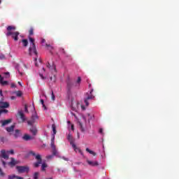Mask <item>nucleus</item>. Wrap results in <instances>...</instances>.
<instances>
[{
  "label": "nucleus",
  "instance_id": "1",
  "mask_svg": "<svg viewBox=\"0 0 179 179\" xmlns=\"http://www.w3.org/2000/svg\"><path fill=\"white\" fill-rule=\"evenodd\" d=\"M80 82H82V78L80 77H78L76 82H73L71 78H68L66 81L68 94H71L73 88L79 87V86H80Z\"/></svg>",
  "mask_w": 179,
  "mask_h": 179
},
{
  "label": "nucleus",
  "instance_id": "2",
  "mask_svg": "<svg viewBox=\"0 0 179 179\" xmlns=\"http://www.w3.org/2000/svg\"><path fill=\"white\" fill-rule=\"evenodd\" d=\"M15 30H16V27H15V25L8 26L6 28L7 33L6 34V36L7 37L11 36L14 41H17V40H19V34H20V33L19 31H15Z\"/></svg>",
  "mask_w": 179,
  "mask_h": 179
},
{
  "label": "nucleus",
  "instance_id": "3",
  "mask_svg": "<svg viewBox=\"0 0 179 179\" xmlns=\"http://www.w3.org/2000/svg\"><path fill=\"white\" fill-rule=\"evenodd\" d=\"M29 155H31L35 157V159L37 160L36 162L34 163V167L37 169V167H40V164L43 163V159H41V155L40 154L36 155L34 151H29Z\"/></svg>",
  "mask_w": 179,
  "mask_h": 179
},
{
  "label": "nucleus",
  "instance_id": "4",
  "mask_svg": "<svg viewBox=\"0 0 179 179\" xmlns=\"http://www.w3.org/2000/svg\"><path fill=\"white\" fill-rule=\"evenodd\" d=\"M29 55H36V57H35V61H37V49L36 48V44L30 45V47L29 48Z\"/></svg>",
  "mask_w": 179,
  "mask_h": 179
},
{
  "label": "nucleus",
  "instance_id": "5",
  "mask_svg": "<svg viewBox=\"0 0 179 179\" xmlns=\"http://www.w3.org/2000/svg\"><path fill=\"white\" fill-rule=\"evenodd\" d=\"M16 169L20 173H29V171H30V168L27 166H17Z\"/></svg>",
  "mask_w": 179,
  "mask_h": 179
},
{
  "label": "nucleus",
  "instance_id": "6",
  "mask_svg": "<svg viewBox=\"0 0 179 179\" xmlns=\"http://www.w3.org/2000/svg\"><path fill=\"white\" fill-rule=\"evenodd\" d=\"M36 120H38V116L37 115V113H35V114L31 116V120L27 121L28 125H34Z\"/></svg>",
  "mask_w": 179,
  "mask_h": 179
},
{
  "label": "nucleus",
  "instance_id": "7",
  "mask_svg": "<svg viewBox=\"0 0 179 179\" xmlns=\"http://www.w3.org/2000/svg\"><path fill=\"white\" fill-rule=\"evenodd\" d=\"M17 115H19L20 118V122H26V121L27 120V119H26V117L24 116V113H23V111H18Z\"/></svg>",
  "mask_w": 179,
  "mask_h": 179
},
{
  "label": "nucleus",
  "instance_id": "8",
  "mask_svg": "<svg viewBox=\"0 0 179 179\" xmlns=\"http://www.w3.org/2000/svg\"><path fill=\"white\" fill-rule=\"evenodd\" d=\"M0 157H1L2 159H5L6 160H8V159H9V155H8V152H6V150H1Z\"/></svg>",
  "mask_w": 179,
  "mask_h": 179
},
{
  "label": "nucleus",
  "instance_id": "9",
  "mask_svg": "<svg viewBox=\"0 0 179 179\" xmlns=\"http://www.w3.org/2000/svg\"><path fill=\"white\" fill-rule=\"evenodd\" d=\"M2 100L3 99H1L0 101V108H9L10 107L9 102H3Z\"/></svg>",
  "mask_w": 179,
  "mask_h": 179
},
{
  "label": "nucleus",
  "instance_id": "10",
  "mask_svg": "<svg viewBox=\"0 0 179 179\" xmlns=\"http://www.w3.org/2000/svg\"><path fill=\"white\" fill-rule=\"evenodd\" d=\"M93 99H94V96L90 94V95H88L87 97L84 99V103L87 107L89 106V100H93Z\"/></svg>",
  "mask_w": 179,
  "mask_h": 179
},
{
  "label": "nucleus",
  "instance_id": "11",
  "mask_svg": "<svg viewBox=\"0 0 179 179\" xmlns=\"http://www.w3.org/2000/svg\"><path fill=\"white\" fill-rule=\"evenodd\" d=\"M67 139L70 142V145H72V148H76V145L73 142V138L72 137V135H71V134L68 135Z\"/></svg>",
  "mask_w": 179,
  "mask_h": 179
},
{
  "label": "nucleus",
  "instance_id": "12",
  "mask_svg": "<svg viewBox=\"0 0 179 179\" xmlns=\"http://www.w3.org/2000/svg\"><path fill=\"white\" fill-rule=\"evenodd\" d=\"M87 164H89L90 166H92V167H96L99 166V162L97 161L93 162L87 159Z\"/></svg>",
  "mask_w": 179,
  "mask_h": 179
},
{
  "label": "nucleus",
  "instance_id": "13",
  "mask_svg": "<svg viewBox=\"0 0 179 179\" xmlns=\"http://www.w3.org/2000/svg\"><path fill=\"white\" fill-rule=\"evenodd\" d=\"M0 122L1 124V127H5V125H8V124H10V122H12V119L1 120Z\"/></svg>",
  "mask_w": 179,
  "mask_h": 179
},
{
  "label": "nucleus",
  "instance_id": "14",
  "mask_svg": "<svg viewBox=\"0 0 179 179\" xmlns=\"http://www.w3.org/2000/svg\"><path fill=\"white\" fill-rule=\"evenodd\" d=\"M10 162H8L9 166H10L11 167H15V166H16V164H17V161L15 160V158L11 157L10 158Z\"/></svg>",
  "mask_w": 179,
  "mask_h": 179
},
{
  "label": "nucleus",
  "instance_id": "15",
  "mask_svg": "<svg viewBox=\"0 0 179 179\" xmlns=\"http://www.w3.org/2000/svg\"><path fill=\"white\" fill-rule=\"evenodd\" d=\"M22 139H23L24 141H31V140L34 139V138L31 137V136L30 135H29V134H24V135L22 136Z\"/></svg>",
  "mask_w": 179,
  "mask_h": 179
},
{
  "label": "nucleus",
  "instance_id": "16",
  "mask_svg": "<svg viewBox=\"0 0 179 179\" xmlns=\"http://www.w3.org/2000/svg\"><path fill=\"white\" fill-rule=\"evenodd\" d=\"M30 132H31L32 135H34V136H36V135H37V128H36V127H32L30 129Z\"/></svg>",
  "mask_w": 179,
  "mask_h": 179
},
{
  "label": "nucleus",
  "instance_id": "17",
  "mask_svg": "<svg viewBox=\"0 0 179 179\" xmlns=\"http://www.w3.org/2000/svg\"><path fill=\"white\" fill-rule=\"evenodd\" d=\"M15 124H13L10 127H6V130L7 132H13V131H15Z\"/></svg>",
  "mask_w": 179,
  "mask_h": 179
},
{
  "label": "nucleus",
  "instance_id": "18",
  "mask_svg": "<svg viewBox=\"0 0 179 179\" xmlns=\"http://www.w3.org/2000/svg\"><path fill=\"white\" fill-rule=\"evenodd\" d=\"M0 83L2 86H6L8 85V81H3V77L0 75Z\"/></svg>",
  "mask_w": 179,
  "mask_h": 179
},
{
  "label": "nucleus",
  "instance_id": "19",
  "mask_svg": "<svg viewBox=\"0 0 179 179\" xmlns=\"http://www.w3.org/2000/svg\"><path fill=\"white\" fill-rule=\"evenodd\" d=\"M22 43L23 47H27V45H29V41H27V39H22Z\"/></svg>",
  "mask_w": 179,
  "mask_h": 179
},
{
  "label": "nucleus",
  "instance_id": "20",
  "mask_svg": "<svg viewBox=\"0 0 179 179\" xmlns=\"http://www.w3.org/2000/svg\"><path fill=\"white\" fill-rule=\"evenodd\" d=\"M73 149L75 150V152H78V153H80L82 155H83V152H82V150H80V148L76 147V148H73Z\"/></svg>",
  "mask_w": 179,
  "mask_h": 179
},
{
  "label": "nucleus",
  "instance_id": "21",
  "mask_svg": "<svg viewBox=\"0 0 179 179\" xmlns=\"http://www.w3.org/2000/svg\"><path fill=\"white\" fill-rule=\"evenodd\" d=\"M86 152H87L88 153H90V155H92V156H96V152H94L93 150L89 149V148H86Z\"/></svg>",
  "mask_w": 179,
  "mask_h": 179
},
{
  "label": "nucleus",
  "instance_id": "22",
  "mask_svg": "<svg viewBox=\"0 0 179 179\" xmlns=\"http://www.w3.org/2000/svg\"><path fill=\"white\" fill-rule=\"evenodd\" d=\"M48 167V165L45 163H43L41 165V171H45V169Z\"/></svg>",
  "mask_w": 179,
  "mask_h": 179
},
{
  "label": "nucleus",
  "instance_id": "23",
  "mask_svg": "<svg viewBox=\"0 0 179 179\" xmlns=\"http://www.w3.org/2000/svg\"><path fill=\"white\" fill-rule=\"evenodd\" d=\"M46 66H47V68H48L49 69H55V65H51V64H50V62H48V64H47V65H46Z\"/></svg>",
  "mask_w": 179,
  "mask_h": 179
},
{
  "label": "nucleus",
  "instance_id": "24",
  "mask_svg": "<svg viewBox=\"0 0 179 179\" xmlns=\"http://www.w3.org/2000/svg\"><path fill=\"white\" fill-rule=\"evenodd\" d=\"M52 129L53 131V134L52 135H56L57 134V127L55 126V124H52Z\"/></svg>",
  "mask_w": 179,
  "mask_h": 179
},
{
  "label": "nucleus",
  "instance_id": "25",
  "mask_svg": "<svg viewBox=\"0 0 179 179\" xmlns=\"http://www.w3.org/2000/svg\"><path fill=\"white\" fill-rule=\"evenodd\" d=\"M78 124L81 132H85V127H83V124H82V122H78Z\"/></svg>",
  "mask_w": 179,
  "mask_h": 179
},
{
  "label": "nucleus",
  "instance_id": "26",
  "mask_svg": "<svg viewBox=\"0 0 179 179\" xmlns=\"http://www.w3.org/2000/svg\"><path fill=\"white\" fill-rule=\"evenodd\" d=\"M52 153L53 156H57V153H58V152L57 151V148H52Z\"/></svg>",
  "mask_w": 179,
  "mask_h": 179
},
{
  "label": "nucleus",
  "instance_id": "27",
  "mask_svg": "<svg viewBox=\"0 0 179 179\" xmlns=\"http://www.w3.org/2000/svg\"><path fill=\"white\" fill-rule=\"evenodd\" d=\"M29 36H33L34 34V29L33 27L30 28L29 31Z\"/></svg>",
  "mask_w": 179,
  "mask_h": 179
},
{
  "label": "nucleus",
  "instance_id": "28",
  "mask_svg": "<svg viewBox=\"0 0 179 179\" xmlns=\"http://www.w3.org/2000/svg\"><path fill=\"white\" fill-rule=\"evenodd\" d=\"M19 134H20V130L16 129L15 134H14L15 138H17V136H19Z\"/></svg>",
  "mask_w": 179,
  "mask_h": 179
},
{
  "label": "nucleus",
  "instance_id": "29",
  "mask_svg": "<svg viewBox=\"0 0 179 179\" xmlns=\"http://www.w3.org/2000/svg\"><path fill=\"white\" fill-rule=\"evenodd\" d=\"M22 91H17V92H16V96H17V97H22Z\"/></svg>",
  "mask_w": 179,
  "mask_h": 179
},
{
  "label": "nucleus",
  "instance_id": "30",
  "mask_svg": "<svg viewBox=\"0 0 179 179\" xmlns=\"http://www.w3.org/2000/svg\"><path fill=\"white\" fill-rule=\"evenodd\" d=\"M29 42L31 43V45H33L34 43V38L29 36Z\"/></svg>",
  "mask_w": 179,
  "mask_h": 179
},
{
  "label": "nucleus",
  "instance_id": "31",
  "mask_svg": "<svg viewBox=\"0 0 179 179\" xmlns=\"http://www.w3.org/2000/svg\"><path fill=\"white\" fill-rule=\"evenodd\" d=\"M8 112V111L6 109H1L0 110V115L2 114V113H4V114H7Z\"/></svg>",
  "mask_w": 179,
  "mask_h": 179
},
{
  "label": "nucleus",
  "instance_id": "32",
  "mask_svg": "<svg viewBox=\"0 0 179 179\" xmlns=\"http://www.w3.org/2000/svg\"><path fill=\"white\" fill-rule=\"evenodd\" d=\"M34 179H38V172H35L34 173Z\"/></svg>",
  "mask_w": 179,
  "mask_h": 179
},
{
  "label": "nucleus",
  "instance_id": "33",
  "mask_svg": "<svg viewBox=\"0 0 179 179\" xmlns=\"http://www.w3.org/2000/svg\"><path fill=\"white\" fill-rule=\"evenodd\" d=\"M50 148H51L52 149H54V148H56L54 141L51 142V143H50Z\"/></svg>",
  "mask_w": 179,
  "mask_h": 179
},
{
  "label": "nucleus",
  "instance_id": "34",
  "mask_svg": "<svg viewBox=\"0 0 179 179\" xmlns=\"http://www.w3.org/2000/svg\"><path fill=\"white\" fill-rule=\"evenodd\" d=\"M0 176L1 177H4L5 176V173L2 171V169L0 168Z\"/></svg>",
  "mask_w": 179,
  "mask_h": 179
},
{
  "label": "nucleus",
  "instance_id": "35",
  "mask_svg": "<svg viewBox=\"0 0 179 179\" xmlns=\"http://www.w3.org/2000/svg\"><path fill=\"white\" fill-rule=\"evenodd\" d=\"M7 153H10V155H15V151L13 150H10L7 151Z\"/></svg>",
  "mask_w": 179,
  "mask_h": 179
},
{
  "label": "nucleus",
  "instance_id": "36",
  "mask_svg": "<svg viewBox=\"0 0 179 179\" xmlns=\"http://www.w3.org/2000/svg\"><path fill=\"white\" fill-rule=\"evenodd\" d=\"M16 177H17V176H9L8 179H15V178H16Z\"/></svg>",
  "mask_w": 179,
  "mask_h": 179
},
{
  "label": "nucleus",
  "instance_id": "37",
  "mask_svg": "<svg viewBox=\"0 0 179 179\" xmlns=\"http://www.w3.org/2000/svg\"><path fill=\"white\" fill-rule=\"evenodd\" d=\"M52 100H55V95L54 94V92H52Z\"/></svg>",
  "mask_w": 179,
  "mask_h": 179
},
{
  "label": "nucleus",
  "instance_id": "38",
  "mask_svg": "<svg viewBox=\"0 0 179 179\" xmlns=\"http://www.w3.org/2000/svg\"><path fill=\"white\" fill-rule=\"evenodd\" d=\"M41 103L43 107H44L45 108V105L44 104V99H41Z\"/></svg>",
  "mask_w": 179,
  "mask_h": 179
},
{
  "label": "nucleus",
  "instance_id": "39",
  "mask_svg": "<svg viewBox=\"0 0 179 179\" xmlns=\"http://www.w3.org/2000/svg\"><path fill=\"white\" fill-rule=\"evenodd\" d=\"M39 76L41 78V79H42L43 80H45V77H44V76H43V74L39 73Z\"/></svg>",
  "mask_w": 179,
  "mask_h": 179
},
{
  "label": "nucleus",
  "instance_id": "40",
  "mask_svg": "<svg viewBox=\"0 0 179 179\" xmlns=\"http://www.w3.org/2000/svg\"><path fill=\"white\" fill-rule=\"evenodd\" d=\"M54 155H48L46 157V159H48V160H50V159H52Z\"/></svg>",
  "mask_w": 179,
  "mask_h": 179
},
{
  "label": "nucleus",
  "instance_id": "41",
  "mask_svg": "<svg viewBox=\"0 0 179 179\" xmlns=\"http://www.w3.org/2000/svg\"><path fill=\"white\" fill-rule=\"evenodd\" d=\"M24 111L25 113H29V110L27 109V105L24 106Z\"/></svg>",
  "mask_w": 179,
  "mask_h": 179
},
{
  "label": "nucleus",
  "instance_id": "42",
  "mask_svg": "<svg viewBox=\"0 0 179 179\" xmlns=\"http://www.w3.org/2000/svg\"><path fill=\"white\" fill-rule=\"evenodd\" d=\"M99 134H101V135H104V133L103 132V129H99Z\"/></svg>",
  "mask_w": 179,
  "mask_h": 179
},
{
  "label": "nucleus",
  "instance_id": "43",
  "mask_svg": "<svg viewBox=\"0 0 179 179\" xmlns=\"http://www.w3.org/2000/svg\"><path fill=\"white\" fill-rule=\"evenodd\" d=\"M45 46L46 47H49V48H50L51 50H52V46H51V45H50V44H45Z\"/></svg>",
  "mask_w": 179,
  "mask_h": 179
},
{
  "label": "nucleus",
  "instance_id": "44",
  "mask_svg": "<svg viewBox=\"0 0 179 179\" xmlns=\"http://www.w3.org/2000/svg\"><path fill=\"white\" fill-rule=\"evenodd\" d=\"M62 159H63V160H65L66 162H68L69 160V159H68L65 157H62Z\"/></svg>",
  "mask_w": 179,
  "mask_h": 179
},
{
  "label": "nucleus",
  "instance_id": "45",
  "mask_svg": "<svg viewBox=\"0 0 179 179\" xmlns=\"http://www.w3.org/2000/svg\"><path fill=\"white\" fill-rule=\"evenodd\" d=\"M1 163H2L3 166H4V167H5V166H6V162L5 161L1 160Z\"/></svg>",
  "mask_w": 179,
  "mask_h": 179
},
{
  "label": "nucleus",
  "instance_id": "46",
  "mask_svg": "<svg viewBox=\"0 0 179 179\" xmlns=\"http://www.w3.org/2000/svg\"><path fill=\"white\" fill-rule=\"evenodd\" d=\"M55 141V135H53V137L51 139V142H54Z\"/></svg>",
  "mask_w": 179,
  "mask_h": 179
},
{
  "label": "nucleus",
  "instance_id": "47",
  "mask_svg": "<svg viewBox=\"0 0 179 179\" xmlns=\"http://www.w3.org/2000/svg\"><path fill=\"white\" fill-rule=\"evenodd\" d=\"M5 75L7 76V78H9L10 76V75L9 74V72L5 73Z\"/></svg>",
  "mask_w": 179,
  "mask_h": 179
},
{
  "label": "nucleus",
  "instance_id": "48",
  "mask_svg": "<svg viewBox=\"0 0 179 179\" xmlns=\"http://www.w3.org/2000/svg\"><path fill=\"white\" fill-rule=\"evenodd\" d=\"M0 96H1V97H3V94L2 93V90H0Z\"/></svg>",
  "mask_w": 179,
  "mask_h": 179
},
{
  "label": "nucleus",
  "instance_id": "49",
  "mask_svg": "<svg viewBox=\"0 0 179 179\" xmlns=\"http://www.w3.org/2000/svg\"><path fill=\"white\" fill-rule=\"evenodd\" d=\"M60 51H62V52H63V54H65V50H64V49H60Z\"/></svg>",
  "mask_w": 179,
  "mask_h": 179
},
{
  "label": "nucleus",
  "instance_id": "50",
  "mask_svg": "<svg viewBox=\"0 0 179 179\" xmlns=\"http://www.w3.org/2000/svg\"><path fill=\"white\" fill-rule=\"evenodd\" d=\"M41 43H42V44H43L44 43H45V39H42V40H41Z\"/></svg>",
  "mask_w": 179,
  "mask_h": 179
},
{
  "label": "nucleus",
  "instance_id": "51",
  "mask_svg": "<svg viewBox=\"0 0 179 179\" xmlns=\"http://www.w3.org/2000/svg\"><path fill=\"white\" fill-rule=\"evenodd\" d=\"M11 87H16V85H15L14 83H12V84H11Z\"/></svg>",
  "mask_w": 179,
  "mask_h": 179
},
{
  "label": "nucleus",
  "instance_id": "52",
  "mask_svg": "<svg viewBox=\"0 0 179 179\" xmlns=\"http://www.w3.org/2000/svg\"><path fill=\"white\" fill-rule=\"evenodd\" d=\"M71 129H72V131L75 130V129L73 128V124H71Z\"/></svg>",
  "mask_w": 179,
  "mask_h": 179
},
{
  "label": "nucleus",
  "instance_id": "53",
  "mask_svg": "<svg viewBox=\"0 0 179 179\" xmlns=\"http://www.w3.org/2000/svg\"><path fill=\"white\" fill-rule=\"evenodd\" d=\"M16 178H17V179H23V178L19 177V176H17Z\"/></svg>",
  "mask_w": 179,
  "mask_h": 179
},
{
  "label": "nucleus",
  "instance_id": "54",
  "mask_svg": "<svg viewBox=\"0 0 179 179\" xmlns=\"http://www.w3.org/2000/svg\"><path fill=\"white\" fill-rule=\"evenodd\" d=\"M18 72L21 76L23 75V73L20 72V71L18 70Z\"/></svg>",
  "mask_w": 179,
  "mask_h": 179
},
{
  "label": "nucleus",
  "instance_id": "55",
  "mask_svg": "<svg viewBox=\"0 0 179 179\" xmlns=\"http://www.w3.org/2000/svg\"><path fill=\"white\" fill-rule=\"evenodd\" d=\"M18 85H20V86H22V83H20V81H18Z\"/></svg>",
  "mask_w": 179,
  "mask_h": 179
},
{
  "label": "nucleus",
  "instance_id": "56",
  "mask_svg": "<svg viewBox=\"0 0 179 179\" xmlns=\"http://www.w3.org/2000/svg\"><path fill=\"white\" fill-rule=\"evenodd\" d=\"M93 93V90H92L90 92V94H92Z\"/></svg>",
  "mask_w": 179,
  "mask_h": 179
},
{
  "label": "nucleus",
  "instance_id": "57",
  "mask_svg": "<svg viewBox=\"0 0 179 179\" xmlns=\"http://www.w3.org/2000/svg\"><path fill=\"white\" fill-rule=\"evenodd\" d=\"M42 69H43V72H45V69L43 68Z\"/></svg>",
  "mask_w": 179,
  "mask_h": 179
},
{
  "label": "nucleus",
  "instance_id": "58",
  "mask_svg": "<svg viewBox=\"0 0 179 179\" xmlns=\"http://www.w3.org/2000/svg\"><path fill=\"white\" fill-rule=\"evenodd\" d=\"M50 80H52V77H50Z\"/></svg>",
  "mask_w": 179,
  "mask_h": 179
},
{
  "label": "nucleus",
  "instance_id": "59",
  "mask_svg": "<svg viewBox=\"0 0 179 179\" xmlns=\"http://www.w3.org/2000/svg\"><path fill=\"white\" fill-rule=\"evenodd\" d=\"M36 66H37V63L35 64Z\"/></svg>",
  "mask_w": 179,
  "mask_h": 179
},
{
  "label": "nucleus",
  "instance_id": "60",
  "mask_svg": "<svg viewBox=\"0 0 179 179\" xmlns=\"http://www.w3.org/2000/svg\"><path fill=\"white\" fill-rule=\"evenodd\" d=\"M78 138H80V136H79V134L78 135Z\"/></svg>",
  "mask_w": 179,
  "mask_h": 179
},
{
  "label": "nucleus",
  "instance_id": "61",
  "mask_svg": "<svg viewBox=\"0 0 179 179\" xmlns=\"http://www.w3.org/2000/svg\"><path fill=\"white\" fill-rule=\"evenodd\" d=\"M88 115L90 116V113H88Z\"/></svg>",
  "mask_w": 179,
  "mask_h": 179
},
{
  "label": "nucleus",
  "instance_id": "62",
  "mask_svg": "<svg viewBox=\"0 0 179 179\" xmlns=\"http://www.w3.org/2000/svg\"><path fill=\"white\" fill-rule=\"evenodd\" d=\"M68 122H69V123H71V122H70V121H69Z\"/></svg>",
  "mask_w": 179,
  "mask_h": 179
},
{
  "label": "nucleus",
  "instance_id": "63",
  "mask_svg": "<svg viewBox=\"0 0 179 179\" xmlns=\"http://www.w3.org/2000/svg\"><path fill=\"white\" fill-rule=\"evenodd\" d=\"M12 99H14L13 96H12Z\"/></svg>",
  "mask_w": 179,
  "mask_h": 179
},
{
  "label": "nucleus",
  "instance_id": "64",
  "mask_svg": "<svg viewBox=\"0 0 179 179\" xmlns=\"http://www.w3.org/2000/svg\"><path fill=\"white\" fill-rule=\"evenodd\" d=\"M0 3H1V0H0Z\"/></svg>",
  "mask_w": 179,
  "mask_h": 179
}]
</instances>
